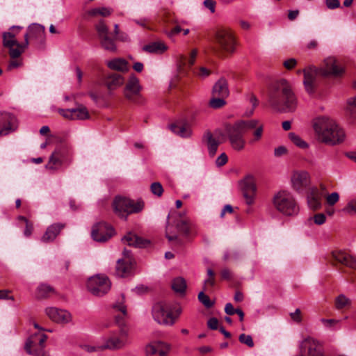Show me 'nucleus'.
Listing matches in <instances>:
<instances>
[{
	"instance_id": "obj_35",
	"label": "nucleus",
	"mask_w": 356,
	"mask_h": 356,
	"mask_svg": "<svg viewBox=\"0 0 356 356\" xmlns=\"http://www.w3.org/2000/svg\"><path fill=\"white\" fill-rule=\"evenodd\" d=\"M171 286L175 293L184 295L187 287L186 281L182 277H175L172 281Z\"/></svg>"
},
{
	"instance_id": "obj_61",
	"label": "nucleus",
	"mask_w": 356,
	"mask_h": 356,
	"mask_svg": "<svg viewBox=\"0 0 356 356\" xmlns=\"http://www.w3.org/2000/svg\"><path fill=\"white\" fill-rule=\"evenodd\" d=\"M207 325L211 330H217L218 326V319L216 318H211L207 322Z\"/></svg>"
},
{
	"instance_id": "obj_21",
	"label": "nucleus",
	"mask_w": 356,
	"mask_h": 356,
	"mask_svg": "<svg viewBox=\"0 0 356 356\" xmlns=\"http://www.w3.org/2000/svg\"><path fill=\"white\" fill-rule=\"evenodd\" d=\"M241 188L246 204L248 205L252 204L257 190L253 178L248 177L244 179Z\"/></svg>"
},
{
	"instance_id": "obj_25",
	"label": "nucleus",
	"mask_w": 356,
	"mask_h": 356,
	"mask_svg": "<svg viewBox=\"0 0 356 356\" xmlns=\"http://www.w3.org/2000/svg\"><path fill=\"white\" fill-rule=\"evenodd\" d=\"M134 259H118L115 266V275L120 277H124L131 274L134 267Z\"/></svg>"
},
{
	"instance_id": "obj_64",
	"label": "nucleus",
	"mask_w": 356,
	"mask_h": 356,
	"mask_svg": "<svg viewBox=\"0 0 356 356\" xmlns=\"http://www.w3.org/2000/svg\"><path fill=\"white\" fill-rule=\"evenodd\" d=\"M10 58H11V60L9 62V64L8 66V70H10L13 68L18 67L22 65V62L19 60H17L16 59L17 58H13L10 57Z\"/></svg>"
},
{
	"instance_id": "obj_5",
	"label": "nucleus",
	"mask_w": 356,
	"mask_h": 356,
	"mask_svg": "<svg viewBox=\"0 0 356 356\" xmlns=\"http://www.w3.org/2000/svg\"><path fill=\"white\" fill-rule=\"evenodd\" d=\"M213 44V51L219 56L234 53L236 42L233 32L227 28L218 29L214 33Z\"/></svg>"
},
{
	"instance_id": "obj_33",
	"label": "nucleus",
	"mask_w": 356,
	"mask_h": 356,
	"mask_svg": "<svg viewBox=\"0 0 356 356\" xmlns=\"http://www.w3.org/2000/svg\"><path fill=\"white\" fill-rule=\"evenodd\" d=\"M167 49L168 47L161 41L153 42L143 47V50L144 51L150 54H161L165 52Z\"/></svg>"
},
{
	"instance_id": "obj_23",
	"label": "nucleus",
	"mask_w": 356,
	"mask_h": 356,
	"mask_svg": "<svg viewBox=\"0 0 356 356\" xmlns=\"http://www.w3.org/2000/svg\"><path fill=\"white\" fill-rule=\"evenodd\" d=\"M293 188L299 191L310 184V176L306 171L295 172L291 177Z\"/></svg>"
},
{
	"instance_id": "obj_48",
	"label": "nucleus",
	"mask_w": 356,
	"mask_h": 356,
	"mask_svg": "<svg viewBox=\"0 0 356 356\" xmlns=\"http://www.w3.org/2000/svg\"><path fill=\"white\" fill-rule=\"evenodd\" d=\"M238 340L241 343L245 344L250 348H252L254 346V341L252 337L250 335H248L245 334H241L238 337Z\"/></svg>"
},
{
	"instance_id": "obj_9",
	"label": "nucleus",
	"mask_w": 356,
	"mask_h": 356,
	"mask_svg": "<svg viewBox=\"0 0 356 356\" xmlns=\"http://www.w3.org/2000/svg\"><path fill=\"white\" fill-rule=\"evenodd\" d=\"M95 29L100 41L101 47L106 51L115 52L117 46L116 38L111 35L109 29L104 20H100L96 25Z\"/></svg>"
},
{
	"instance_id": "obj_17",
	"label": "nucleus",
	"mask_w": 356,
	"mask_h": 356,
	"mask_svg": "<svg viewBox=\"0 0 356 356\" xmlns=\"http://www.w3.org/2000/svg\"><path fill=\"white\" fill-rule=\"evenodd\" d=\"M329 262L334 266L340 264L350 268L356 270V259L342 250H333L330 253Z\"/></svg>"
},
{
	"instance_id": "obj_16",
	"label": "nucleus",
	"mask_w": 356,
	"mask_h": 356,
	"mask_svg": "<svg viewBox=\"0 0 356 356\" xmlns=\"http://www.w3.org/2000/svg\"><path fill=\"white\" fill-rule=\"evenodd\" d=\"M303 84L306 92L309 94L314 93L317 87L318 77L321 74L318 68L310 66L303 70Z\"/></svg>"
},
{
	"instance_id": "obj_8",
	"label": "nucleus",
	"mask_w": 356,
	"mask_h": 356,
	"mask_svg": "<svg viewBox=\"0 0 356 356\" xmlns=\"http://www.w3.org/2000/svg\"><path fill=\"white\" fill-rule=\"evenodd\" d=\"M141 91L142 86L139 79L135 75L130 76L123 90L124 98L131 104L143 105L145 102V99Z\"/></svg>"
},
{
	"instance_id": "obj_27",
	"label": "nucleus",
	"mask_w": 356,
	"mask_h": 356,
	"mask_svg": "<svg viewBox=\"0 0 356 356\" xmlns=\"http://www.w3.org/2000/svg\"><path fill=\"white\" fill-rule=\"evenodd\" d=\"M122 241L124 244L135 248H145L148 244H149V241L145 240L131 232H129L127 235H125L122 238Z\"/></svg>"
},
{
	"instance_id": "obj_29",
	"label": "nucleus",
	"mask_w": 356,
	"mask_h": 356,
	"mask_svg": "<svg viewBox=\"0 0 356 356\" xmlns=\"http://www.w3.org/2000/svg\"><path fill=\"white\" fill-rule=\"evenodd\" d=\"M321 195H320L317 188H311L307 196V203L310 209L317 210L321 206Z\"/></svg>"
},
{
	"instance_id": "obj_24",
	"label": "nucleus",
	"mask_w": 356,
	"mask_h": 356,
	"mask_svg": "<svg viewBox=\"0 0 356 356\" xmlns=\"http://www.w3.org/2000/svg\"><path fill=\"white\" fill-rule=\"evenodd\" d=\"M104 82L109 92H112L124 84V78L120 74L112 72L105 76Z\"/></svg>"
},
{
	"instance_id": "obj_49",
	"label": "nucleus",
	"mask_w": 356,
	"mask_h": 356,
	"mask_svg": "<svg viewBox=\"0 0 356 356\" xmlns=\"http://www.w3.org/2000/svg\"><path fill=\"white\" fill-rule=\"evenodd\" d=\"M150 189L154 195L159 197L161 196L163 193L162 185L159 182H154L151 184Z\"/></svg>"
},
{
	"instance_id": "obj_30",
	"label": "nucleus",
	"mask_w": 356,
	"mask_h": 356,
	"mask_svg": "<svg viewBox=\"0 0 356 356\" xmlns=\"http://www.w3.org/2000/svg\"><path fill=\"white\" fill-rule=\"evenodd\" d=\"M106 65L112 70H115L121 72H126L129 70L128 62L122 58H117L108 60Z\"/></svg>"
},
{
	"instance_id": "obj_40",
	"label": "nucleus",
	"mask_w": 356,
	"mask_h": 356,
	"mask_svg": "<svg viewBox=\"0 0 356 356\" xmlns=\"http://www.w3.org/2000/svg\"><path fill=\"white\" fill-rule=\"evenodd\" d=\"M289 138L294 145L300 148L306 149L309 147L307 142L303 140L298 135L293 132L289 134Z\"/></svg>"
},
{
	"instance_id": "obj_42",
	"label": "nucleus",
	"mask_w": 356,
	"mask_h": 356,
	"mask_svg": "<svg viewBox=\"0 0 356 356\" xmlns=\"http://www.w3.org/2000/svg\"><path fill=\"white\" fill-rule=\"evenodd\" d=\"M113 10L111 8L106 7L95 8L90 11V15H101L102 17H108L111 15Z\"/></svg>"
},
{
	"instance_id": "obj_50",
	"label": "nucleus",
	"mask_w": 356,
	"mask_h": 356,
	"mask_svg": "<svg viewBox=\"0 0 356 356\" xmlns=\"http://www.w3.org/2000/svg\"><path fill=\"white\" fill-rule=\"evenodd\" d=\"M82 349L88 353H93L102 351L104 349L103 348V345L101 346H94L90 344H84L81 346Z\"/></svg>"
},
{
	"instance_id": "obj_4",
	"label": "nucleus",
	"mask_w": 356,
	"mask_h": 356,
	"mask_svg": "<svg viewBox=\"0 0 356 356\" xmlns=\"http://www.w3.org/2000/svg\"><path fill=\"white\" fill-rule=\"evenodd\" d=\"M314 129L318 140L326 145H335L342 143L345 138L343 129L334 120L327 117L316 118Z\"/></svg>"
},
{
	"instance_id": "obj_46",
	"label": "nucleus",
	"mask_w": 356,
	"mask_h": 356,
	"mask_svg": "<svg viewBox=\"0 0 356 356\" xmlns=\"http://www.w3.org/2000/svg\"><path fill=\"white\" fill-rule=\"evenodd\" d=\"M350 303V300L343 295L339 296L335 300V306L337 309H341Z\"/></svg>"
},
{
	"instance_id": "obj_20",
	"label": "nucleus",
	"mask_w": 356,
	"mask_h": 356,
	"mask_svg": "<svg viewBox=\"0 0 356 356\" xmlns=\"http://www.w3.org/2000/svg\"><path fill=\"white\" fill-rule=\"evenodd\" d=\"M171 345L162 341H154L145 348L146 356H168Z\"/></svg>"
},
{
	"instance_id": "obj_37",
	"label": "nucleus",
	"mask_w": 356,
	"mask_h": 356,
	"mask_svg": "<svg viewBox=\"0 0 356 356\" xmlns=\"http://www.w3.org/2000/svg\"><path fill=\"white\" fill-rule=\"evenodd\" d=\"M90 118V114L87 108L83 104H78L76 108H73V120H83Z\"/></svg>"
},
{
	"instance_id": "obj_31",
	"label": "nucleus",
	"mask_w": 356,
	"mask_h": 356,
	"mask_svg": "<svg viewBox=\"0 0 356 356\" xmlns=\"http://www.w3.org/2000/svg\"><path fill=\"white\" fill-rule=\"evenodd\" d=\"M229 94L227 81L221 78L213 86L212 90L213 96L227 97Z\"/></svg>"
},
{
	"instance_id": "obj_10",
	"label": "nucleus",
	"mask_w": 356,
	"mask_h": 356,
	"mask_svg": "<svg viewBox=\"0 0 356 356\" xmlns=\"http://www.w3.org/2000/svg\"><path fill=\"white\" fill-rule=\"evenodd\" d=\"M72 160V154L65 146H60L55 149L49 157L47 168L56 170L63 165H69Z\"/></svg>"
},
{
	"instance_id": "obj_38",
	"label": "nucleus",
	"mask_w": 356,
	"mask_h": 356,
	"mask_svg": "<svg viewBox=\"0 0 356 356\" xmlns=\"http://www.w3.org/2000/svg\"><path fill=\"white\" fill-rule=\"evenodd\" d=\"M170 130L181 137H188L191 135V129L180 123H175L170 125Z\"/></svg>"
},
{
	"instance_id": "obj_19",
	"label": "nucleus",
	"mask_w": 356,
	"mask_h": 356,
	"mask_svg": "<svg viewBox=\"0 0 356 356\" xmlns=\"http://www.w3.org/2000/svg\"><path fill=\"white\" fill-rule=\"evenodd\" d=\"M323 76H332L334 77L341 76L344 69L334 57H329L325 59L323 67L318 68Z\"/></svg>"
},
{
	"instance_id": "obj_63",
	"label": "nucleus",
	"mask_w": 356,
	"mask_h": 356,
	"mask_svg": "<svg viewBox=\"0 0 356 356\" xmlns=\"http://www.w3.org/2000/svg\"><path fill=\"white\" fill-rule=\"evenodd\" d=\"M291 318L297 322V323H300L302 321V317H301V311L300 309H296L295 312L293 313H291Z\"/></svg>"
},
{
	"instance_id": "obj_47",
	"label": "nucleus",
	"mask_w": 356,
	"mask_h": 356,
	"mask_svg": "<svg viewBox=\"0 0 356 356\" xmlns=\"http://www.w3.org/2000/svg\"><path fill=\"white\" fill-rule=\"evenodd\" d=\"M348 112L353 118H356V97L348 99Z\"/></svg>"
},
{
	"instance_id": "obj_26",
	"label": "nucleus",
	"mask_w": 356,
	"mask_h": 356,
	"mask_svg": "<svg viewBox=\"0 0 356 356\" xmlns=\"http://www.w3.org/2000/svg\"><path fill=\"white\" fill-rule=\"evenodd\" d=\"M65 227V224L64 223L58 222L52 224L47 227L42 237V241L45 243L53 241Z\"/></svg>"
},
{
	"instance_id": "obj_11",
	"label": "nucleus",
	"mask_w": 356,
	"mask_h": 356,
	"mask_svg": "<svg viewBox=\"0 0 356 356\" xmlns=\"http://www.w3.org/2000/svg\"><path fill=\"white\" fill-rule=\"evenodd\" d=\"M177 315L180 314V311H177ZM152 316L154 319L159 324L167 325H172L178 316H175L171 312L169 307L165 302H157L152 308Z\"/></svg>"
},
{
	"instance_id": "obj_51",
	"label": "nucleus",
	"mask_w": 356,
	"mask_h": 356,
	"mask_svg": "<svg viewBox=\"0 0 356 356\" xmlns=\"http://www.w3.org/2000/svg\"><path fill=\"white\" fill-rule=\"evenodd\" d=\"M58 113L67 120H73V108L63 109L58 108Z\"/></svg>"
},
{
	"instance_id": "obj_6",
	"label": "nucleus",
	"mask_w": 356,
	"mask_h": 356,
	"mask_svg": "<svg viewBox=\"0 0 356 356\" xmlns=\"http://www.w3.org/2000/svg\"><path fill=\"white\" fill-rule=\"evenodd\" d=\"M275 208L285 216H294L298 213L299 207L293 196L287 191H280L273 198Z\"/></svg>"
},
{
	"instance_id": "obj_28",
	"label": "nucleus",
	"mask_w": 356,
	"mask_h": 356,
	"mask_svg": "<svg viewBox=\"0 0 356 356\" xmlns=\"http://www.w3.org/2000/svg\"><path fill=\"white\" fill-rule=\"evenodd\" d=\"M203 140L206 143L209 154L213 157L216 154L220 142L216 139L210 131H207L203 136Z\"/></svg>"
},
{
	"instance_id": "obj_56",
	"label": "nucleus",
	"mask_w": 356,
	"mask_h": 356,
	"mask_svg": "<svg viewBox=\"0 0 356 356\" xmlns=\"http://www.w3.org/2000/svg\"><path fill=\"white\" fill-rule=\"evenodd\" d=\"M314 222L318 225H323L326 220V217L323 213H317L313 217Z\"/></svg>"
},
{
	"instance_id": "obj_2",
	"label": "nucleus",
	"mask_w": 356,
	"mask_h": 356,
	"mask_svg": "<svg viewBox=\"0 0 356 356\" xmlns=\"http://www.w3.org/2000/svg\"><path fill=\"white\" fill-rule=\"evenodd\" d=\"M253 130L252 137L249 143L252 145L259 142L263 136L264 124L257 120H238L234 124H226L225 134L227 136L231 147L236 150L241 151L245 145L243 135L248 131Z\"/></svg>"
},
{
	"instance_id": "obj_45",
	"label": "nucleus",
	"mask_w": 356,
	"mask_h": 356,
	"mask_svg": "<svg viewBox=\"0 0 356 356\" xmlns=\"http://www.w3.org/2000/svg\"><path fill=\"white\" fill-rule=\"evenodd\" d=\"M199 301L207 308H210L213 305V302L211 301L209 297L206 295L204 291H201L198 294Z\"/></svg>"
},
{
	"instance_id": "obj_43",
	"label": "nucleus",
	"mask_w": 356,
	"mask_h": 356,
	"mask_svg": "<svg viewBox=\"0 0 356 356\" xmlns=\"http://www.w3.org/2000/svg\"><path fill=\"white\" fill-rule=\"evenodd\" d=\"M170 217V216L168 215V218H167L168 222H167L166 229H165V236H166L167 238L168 239V241H172L177 240L178 236L172 230L173 226L172 225H170V223L169 222Z\"/></svg>"
},
{
	"instance_id": "obj_58",
	"label": "nucleus",
	"mask_w": 356,
	"mask_h": 356,
	"mask_svg": "<svg viewBox=\"0 0 356 356\" xmlns=\"http://www.w3.org/2000/svg\"><path fill=\"white\" fill-rule=\"evenodd\" d=\"M297 64V61L295 58H289L284 61L283 65L287 70H292L295 67Z\"/></svg>"
},
{
	"instance_id": "obj_52",
	"label": "nucleus",
	"mask_w": 356,
	"mask_h": 356,
	"mask_svg": "<svg viewBox=\"0 0 356 356\" xmlns=\"http://www.w3.org/2000/svg\"><path fill=\"white\" fill-rule=\"evenodd\" d=\"M339 195L337 192L331 193L326 197L327 203L330 206H333L334 204H335L339 201Z\"/></svg>"
},
{
	"instance_id": "obj_44",
	"label": "nucleus",
	"mask_w": 356,
	"mask_h": 356,
	"mask_svg": "<svg viewBox=\"0 0 356 356\" xmlns=\"http://www.w3.org/2000/svg\"><path fill=\"white\" fill-rule=\"evenodd\" d=\"M225 97L213 96V98L210 100L209 104L214 108H220L225 104Z\"/></svg>"
},
{
	"instance_id": "obj_13",
	"label": "nucleus",
	"mask_w": 356,
	"mask_h": 356,
	"mask_svg": "<svg viewBox=\"0 0 356 356\" xmlns=\"http://www.w3.org/2000/svg\"><path fill=\"white\" fill-rule=\"evenodd\" d=\"M47 337L41 332L31 335L26 340L24 345V350L29 354L35 356H40L44 352L45 342Z\"/></svg>"
},
{
	"instance_id": "obj_3",
	"label": "nucleus",
	"mask_w": 356,
	"mask_h": 356,
	"mask_svg": "<svg viewBox=\"0 0 356 356\" xmlns=\"http://www.w3.org/2000/svg\"><path fill=\"white\" fill-rule=\"evenodd\" d=\"M268 102L270 107L277 113L294 112L298 105L291 85L286 79H280L272 85Z\"/></svg>"
},
{
	"instance_id": "obj_15",
	"label": "nucleus",
	"mask_w": 356,
	"mask_h": 356,
	"mask_svg": "<svg viewBox=\"0 0 356 356\" xmlns=\"http://www.w3.org/2000/svg\"><path fill=\"white\" fill-rule=\"evenodd\" d=\"M128 343V333L121 330L118 333L111 334L105 339L103 348L104 350H118L124 348Z\"/></svg>"
},
{
	"instance_id": "obj_36",
	"label": "nucleus",
	"mask_w": 356,
	"mask_h": 356,
	"mask_svg": "<svg viewBox=\"0 0 356 356\" xmlns=\"http://www.w3.org/2000/svg\"><path fill=\"white\" fill-rule=\"evenodd\" d=\"M114 309L120 312L119 315L115 316L116 323L122 327L125 325L124 318L127 316V307L122 303L119 302L113 306Z\"/></svg>"
},
{
	"instance_id": "obj_32",
	"label": "nucleus",
	"mask_w": 356,
	"mask_h": 356,
	"mask_svg": "<svg viewBox=\"0 0 356 356\" xmlns=\"http://www.w3.org/2000/svg\"><path fill=\"white\" fill-rule=\"evenodd\" d=\"M197 55V49H193L190 54V58L188 59L186 56L180 54L177 57V64L179 70L184 69L187 65L191 67L195 61L196 56Z\"/></svg>"
},
{
	"instance_id": "obj_54",
	"label": "nucleus",
	"mask_w": 356,
	"mask_h": 356,
	"mask_svg": "<svg viewBox=\"0 0 356 356\" xmlns=\"http://www.w3.org/2000/svg\"><path fill=\"white\" fill-rule=\"evenodd\" d=\"M228 157L225 153H222L216 160V164L218 167L223 166L227 163Z\"/></svg>"
},
{
	"instance_id": "obj_55",
	"label": "nucleus",
	"mask_w": 356,
	"mask_h": 356,
	"mask_svg": "<svg viewBox=\"0 0 356 356\" xmlns=\"http://www.w3.org/2000/svg\"><path fill=\"white\" fill-rule=\"evenodd\" d=\"M325 5L328 9L334 10L340 7L339 0H325Z\"/></svg>"
},
{
	"instance_id": "obj_34",
	"label": "nucleus",
	"mask_w": 356,
	"mask_h": 356,
	"mask_svg": "<svg viewBox=\"0 0 356 356\" xmlns=\"http://www.w3.org/2000/svg\"><path fill=\"white\" fill-rule=\"evenodd\" d=\"M175 229L177 232L188 236L191 233V224L187 218H181L180 217V219L177 220L175 222Z\"/></svg>"
},
{
	"instance_id": "obj_57",
	"label": "nucleus",
	"mask_w": 356,
	"mask_h": 356,
	"mask_svg": "<svg viewBox=\"0 0 356 356\" xmlns=\"http://www.w3.org/2000/svg\"><path fill=\"white\" fill-rule=\"evenodd\" d=\"M222 280H231L233 278V273L228 268H224L220 272Z\"/></svg>"
},
{
	"instance_id": "obj_53",
	"label": "nucleus",
	"mask_w": 356,
	"mask_h": 356,
	"mask_svg": "<svg viewBox=\"0 0 356 356\" xmlns=\"http://www.w3.org/2000/svg\"><path fill=\"white\" fill-rule=\"evenodd\" d=\"M321 321L323 323V325L327 328H334L337 324H338L340 321L336 319H325L322 318Z\"/></svg>"
},
{
	"instance_id": "obj_62",
	"label": "nucleus",
	"mask_w": 356,
	"mask_h": 356,
	"mask_svg": "<svg viewBox=\"0 0 356 356\" xmlns=\"http://www.w3.org/2000/svg\"><path fill=\"white\" fill-rule=\"evenodd\" d=\"M204 5L206 8L210 10V11L213 13L215 12L216 8V1L213 0H204Z\"/></svg>"
},
{
	"instance_id": "obj_18",
	"label": "nucleus",
	"mask_w": 356,
	"mask_h": 356,
	"mask_svg": "<svg viewBox=\"0 0 356 356\" xmlns=\"http://www.w3.org/2000/svg\"><path fill=\"white\" fill-rule=\"evenodd\" d=\"M17 127V120L13 114L0 112V136H7L14 132Z\"/></svg>"
},
{
	"instance_id": "obj_1",
	"label": "nucleus",
	"mask_w": 356,
	"mask_h": 356,
	"mask_svg": "<svg viewBox=\"0 0 356 356\" xmlns=\"http://www.w3.org/2000/svg\"><path fill=\"white\" fill-rule=\"evenodd\" d=\"M22 29V26H13L9 31L2 35L3 45L8 49L10 57L19 58L29 44V40H33L36 44H42L45 40V28L39 24L33 23L29 26L27 32L24 35V43H19L16 35Z\"/></svg>"
},
{
	"instance_id": "obj_39",
	"label": "nucleus",
	"mask_w": 356,
	"mask_h": 356,
	"mask_svg": "<svg viewBox=\"0 0 356 356\" xmlns=\"http://www.w3.org/2000/svg\"><path fill=\"white\" fill-rule=\"evenodd\" d=\"M54 293V289L51 286L45 284H41L37 288L36 297L39 299L45 298Z\"/></svg>"
},
{
	"instance_id": "obj_14",
	"label": "nucleus",
	"mask_w": 356,
	"mask_h": 356,
	"mask_svg": "<svg viewBox=\"0 0 356 356\" xmlns=\"http://www.w3.org/2000/svg\"><path fill=\"white\" fill-rule=\"evenodd\" d=\"M115 234L113 227L105 222H99L93 225L91 236L95 241L106 242Z\"/></svg>"
},
{
	"instance_id": "obj_12",
	"label": "nucleus",
	"mask_w": 356,
	"mask_h": 356,
	"mask_svg": "<svg viewBox=\"0 0 356 356\" xmlns=\"http://www.w3.org/2000/svg\"><path fill=\"white\" fill-rule=\"evenodd\" d=\"M111 286V281L106 275H97L89 278L87 282L88 290L95 296H102L108 293Z\"/></svg>"
},
{
	"instance_id": "obj_59",
	"label": "nucleus",
	"mask_w": 356,
	"mask_h": 356,
	"mask_svg": "<svg viewBox=\"0 0 356 356\" xmlns=\"http://www.w3.org/2000/svg\"><path fill=\"white\" fill-rule=\"evenodd\" d=\"M343 211L348 213H356V203L353 202H349L343 209Z\"/></svg>"
},
{
	"instance_id": "obj_60",
	"label": "nucleus",
	"mask_w": 356,
	"mask_h": 356,
	"mask_svg": "<svg viewBox=\"0 0 356 356\" xmlns=\"http://www.w3.org/2000/svg\"><path fill=\"white\" fill-rule=\"evenodd\" d=\"M287 153V149L284 146H280L275 149L274 155L277 157L282 156Z\"/></svg>"
},
{
	"instance_id": "obj_7",
	"label": "nucleus",
	"mask_w": 356,
	"mask_h": 356,
	"mask_svg": "<svg viewBox=\"0 0 356 356\" xmlns=\"http://www.w3.org/2000/svg\"><path fill=\"white\" fill-rule=\"evenodd\" d=\"M113 207L119 217L126 219L129 214L141 211L144 208V202L142 200L134 202L129 198L116 197Z\"/></svg>"
},
{
	"instance_id": "obj_41",
	"label": "nucleus",
	"mask_w": 356,
	"mask_h": 356,
	"mask_svg": "<svg viewBox=\"0 0 356 356\" xmlns=\"http://www.w3.org/2000/svg\"><path fill=\"white\" fill-rule=\"evenodd\" d=\"M208 278L204 280V290L208 291L212 288L216 283L215 281V273L211 268L207 269Z\"/></svg>"
},
{
	"instance_id": "obj_22",
	"label": "nucleus",
	"mask_w": 356,
	"mask_h": 356,
	"mask_svg": "<svg viewBox=\"0 0 356 356\" xmlns=\"http://www.w3.org/2000/svg\"><path fill=\"white\" fill-rule=\"evenodd\" d=\"M45 312L51 321L58 323H67L72 318L71 314L67 311L56 307L47 308Z\"/></svg>"
}]
</instances>
